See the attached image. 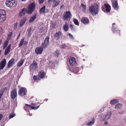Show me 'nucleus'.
Instances as JSON below:
<instances>
[{"mask_svg": "<svg viewBox=\"0 0 126 126\" xmlns=\"http://www.w3.org/2000/svg\"><path fill=\"white\" fill-rule=\"evenodd\" d=\"M64 6L63 5H62L60 7V9H61L63 8H64Z\"/></svg>", "mask_w": 126, "mask_h": 126, "instance_id": "nucleus-54", "label": "nucleus"}, {"mask_svg": "<svg viewBox=\"0 0 126 126\" xmlns=\"http://www.w3.org/2000/svg\"><path fill=\"white\" fill-rule=\"evenodd\" d=\"M69 63L72 66H75L77 64L75 59L74 57H71L69 59Z\"/></svg>", "mask_w": 126, "mask_h": 126, "instance_id": "nucleus-11", "label": "nucleus"}, {"mask_svg": "<svg viewBox=\"0 0 126 126\" xmlns=\"http://www.w3.org/2000/svg\"><path fill=\"white\" fill-rule=\"evenodd\" d=\"M63 36L62 33L60 31L57 32L55 33L54 35V38L56 39L57 40L61 38Z\"/></svg>", "mask_w": 126, "mask_h": 126, "instance_id": "nucleus-8", "label": "nucleus"}, {"mask_svg": "<svg viewBox=\"0 0 126 126\" xmlns=\"http://www.w3.org/2000/svg\"><path fill=\"white\" fill-rule=\"evenodd\" d=\"M6 47V46H4L3 45V49H5V48Z\"/></svg>", "mask_w": 126, "mask_h": 126, "instance_id": "nucleus-56", "label": "nucleus"}, {"mask_svg": "<svg viewBox=\"0 0 126 126\" xmlns=\"http://www.w3.org/2000/svg\"><path fill=\"white\" fill-rule=\"evenodd\" d=\"M122 105L121 103H118L115 106V108L117 109H119L122 107Z\"/></svg>", "mask_w": 126, "mask_h": 126, "instance_id": "nucleus-30", "label": "nucleus"}, {"mask_svg": "<svg viewBox=\"0 0 126 126\" xmlns=\"http://www.w3.org/2000/svg\"><path fill=\"white\" fill-rule=\"evenodd\" d=\"M73 71L75 73L79 71L78 68V67H76L74 69Z\"/></svg>", "mask_w": 126, "mask_h": 126, "instance_id": "nucleus-40", "label": "nucleus"}, {"mask_svg": "<svg viewBox=\"0 0 126 126\" xmlns=\"http://www.w3.org/2000/svg\"><path fill=\"white\" fill-rule=\"evenodd\" d=\"M55 56L58 57V56L59 53H57V52H55Z\"/></svg>", "mask_w": 126, "mask_h": 126, "instance_id": "nucleus-49", "label": "nucleus"}, {"mask_svg": "<svg viewBox=\"0 0 126 126\" xmlns=\"http://www.w3.org/2000/svg\"><path fill=\"white\" fill-rule=\"evenodd\" d=\"M3 117V116L2 114H0V121Z\"/></svg>", "mask_w": 126, "mask_h": 126, "instance_id": "nucleus-47", "label": "nucleus"}, {"mask_svg": "<svg viewBox=\"0 0 126 126\" xmlns=\"http://www.w3.org/2000/svg\"><path fill=\"white\" fill-rule=\"evenodd\" d=\"M115 23H113L112 24V30L113 31V32L114 33L116 31H117L116 30V28L114 27V25H115ZM118 31H120L119 30H118Z\"/></svg>", "mask_w": 126, "mask_h": 126, "instance_id": "nucleus-33", "label": "nucleus"}, {"mask_svg": "<svg viewBox=\"0 0 126 126\" xmlns=\"http://www.w3.org/2000/svg\"><path fill=\"white\" fill-rule=\"evenodd\" d=\"M6 63L5 59H3L0 63V70L3 69Z\"/></svg>", "mask_w": 126, "mask_h": 126, "instance_id": "nucleus-16", "label": "nucleus"}, {"mask_svg": "<svg viewBox=\"0 0 126 126\" xmlns=\"http://www.w3.org/2000/svg\"><path fill=\"white\" fill-rule=\"evenodd\" d=\"M111 112L108 113L106 115L103 116L101 118V120L103 121H106L110 118L111 116Z\"/></svg>", "mask_w": 126, "mask_h": 126, "instance_id": "nucleus-10", "label": "nucleus"}, {"mask_svg": "<svg viewBox=\"0 0 126 126\" xmlns=\"http://www.w3.org/2000/svg\"><path fill=\"white\" fill-rule=\"evenodd\" d=\"M104 107H102V108L100 109V110L98 111V112L100 113H101L104 110Z\"/></svg>", "mask_w": 126, "mask_h": 126, "instance_id": "nucleus-41", "label": "nucleus"}, {"mask_svg": "<svg viewBox=\"0 0 126 126\" xmlns=\"http://www.w3.org/2000/svg\"><path fill=\"white\" fill-rule=\"evenodd\" d=\"M24 110H27V109L28 108L27 106H24Z\"/></svg>", "mask_w": 126, "mask_h": 126, "instance_id": "nucleus-48", "label": "nucleus"}, {"mask_svg": "<svg viewBox=\"0 0 126 126\" xmlns=\"http://www.w3.org/2000/svg\"><path fill=\"white\" fill-rule=\"evenodd\" d=\"M38 75L40 78L41 79L43 78L45 76V73L42 71H41L39 72Z\"/></svg>", "mask_w": 126, "mask_h": 126, "instance_id": "nucleus-24", "label": "nucleus"}, {"mask_svg": "<svg viewBox=\"0 0 126 126\" xmlns=\"http://www.w3.org/2000/svg\"><path fill=\"white\" fill-rule=\"evenodd\" d=\"M5 3L6 6L9 7H14L16 5V3L15 0H7Z\"/></svg>", "mask_w": 126, "mask_h": 126, "instance_id": "nucleus-5", "label": "nucleus"}, {"mask_svg": "<svg viewBox=\"0 0 126 126\" xmlns=\"http://www.w3.org/2000/svg\"><path fill=\"white\" fill-rule=\"evenodd\" d=\"M56 0H48V2L51 4L53 2H54Z\"/></svg>", "mask_w": 126, "mask_h": 126, "instance_id": "nucleus-43", "label": "nucleus"}, {"mask_svg": "<svg viewBox=\"0 0 126 126\" xmlns=\"http://www.w3.org/2000/svg\"><path fill=\"white\" fill-rule=\"evenodd\" d=\"M2 29L0 27V34L2 33Z\"/></svg>", "mask_w": 126, "mask_h": 126, "instance_id": "nucleus-50", "label": "nucleus"}, {"mask_svg": "<svg viewBox=\"0 0 126 126\" xmlns=\"http://www.w3.org/2000/svg\"><path fill=\"white\" fill-rule=\"evenodd\" d=\"M74 21L75 24L76 25H79V22L78 20L76 19H73Z\"/></svg>", "mask_w": 126, "mask_h": 126, "instance_id": "nucleus-35", "label": "nucleus"}, {"mask_svg": "<svg viewBox=\"0 0 126 126\" xmlns=\"http://www.w3.org/2000/svg\"><path fill=\"white\" fill-rule=\"evenodd\" d=\"M46 8V6H44L41 8L40 10V14H44L45 13V10Z\"/></svg>", "mask_w": 126, "mask_h": 126, "instance_id": "nucleus-31", "label": "nucleus"}, {"mask_svg": "<svg viewBox=\"0 0 126 126\" xmlns=\"http://www.w3.org/2000/svg\"><path fill=\"white\" fill-rule=\"evenodd\" d=\"M62 46H63V47H64V46H65V45H63Z\"/></svg>", "mask_w": 126, "mask_h": 126, "instance_id": "nucleus-58", "label": "nucleus"}, {"mask_svg": "<svg viewBox=\"0 0 126 126\" xmlns=\"http://www.w3.org/2000/svg\"><path fill=\"white\" fill-rule=\"evenodd\" d=\"M44 0H39V3L41 4L43 2Z\"/></svg>", "mask_w": 126, "mask_h": 126, "instance_id": "nucleus-44", "label": "nucleus"}, {"mask_svg": "<svg viewBox=\"0 0 126 126\" xmlns=\"http://www.w3.org/2000/svg\"><path fill=\"white\" fill-rule=\"evenodd\" d=\"M26 20V18H23L21 20L20 22L19 26L21 27L25 23Z\"/></svg>", "mask_w": 126, "mask_h": 126, "instance_id": "nucleus-22", "label": "nucleus"}, {"mask_svg": "<svg viewBox=\"0 0 126 126\" xmlns=\"http://www.w3.org/2000/svg\"><path fill=\"white\" fill-rule=\"evenodd\" d=\"M112 5L113 8L116 10H117L119 8L117 0H113L112 2Z\"/></svg>", "mask_w": 126, "mask_h": 126, "instance_id": "nucleus-13", "label": "nucleus"}, {"mask_svg": "<svg viewBox=\"0 0 126 126\" xmlns=\"http://www.w3.org/2000/svg\"><path fill=\"white\" fill-rule=\"evenodd\" d=\"M43 50V48L42 47H36L35 50V52L37 54H42Z\"/></svg>", "mask_w": 126, "mask_h": 126, "instance_id": "nucleus-12", "label": "nucleus"}, {"mask_svg": "<svg viewBox=\"0 0 126 126\" xmlns=\"http://www.w3.org/2000/svg\"><path fill=\"white\" fill-rule=\"evenodd\" d=\"M14 116V115L12 114H10V115L9 118H11L13 117Z\"/></svg>", "mask_w": 126, "mask_h": 126, "instance_id": "nucleus-46", "label": "nucleus"}, {"mask_svg": "<svg viewBox=\"0 0 126 126\" xmlns=\"http://www.w3.org/2000/svg\"><path fill=\"white\" fill-rule=\"evenodd\" d=\"M17 89L16 88L13 89L11 92V97L13 100L15 99L17 97Z\"/></svg>", "mask_w": 126, "mask_h": 126, "instance_id": "nucleus-7", "label": "nucleus"}, {"mask_svg": "<svg viewBox=\"0 0 126 126\" xmlns=\"http://www.w3.org/2000/svg\"><path fill=\"white\" fill-rule=\"evenodd\" d=\"M12 35V33L11 32H9L8 35V37H7V39H8L9 40L10 39Z\"/></svg>", "mask_w": 126, "mask_h": 126, "instance_id": "nucleus-38", "label": "nucleus"}, {"mask_svg": "<svg viewBox=\"0 0 126 126\" xmlns=\"http://www.w3.org/2000/svg\"><path fill=\"white\" fill-rule=\"evenodd\" d=\"M25 105L26 106H27L28 108H29L30 110H36L40 106V105H39L36 107H34L27 104H26Z\"/></svg>", "mask_w": 126, "mask_h": 126, "instance_id": "nucleus-18", "label": "nucleus"}, {"mask_svg": "<svg viewBox=\"0 0 126 126\" xmlns=\"http://www.w3.org/2000/svg\"><path fill=\"white\" fill-rule=\"evenodd\" d=\"M101 9L103 11H106L104 7L102 6L101 7Z\"/></svg>", "mask_w": 126, "mask_h": 126, "instance_id": "nucleus-51", "label": "nucleus"}, {"mask_svg": "<svg viewBox=\"0 0 126 126\" xmlns=\"http://www.w3.org/2000/svg\"><path fill=\"white\" fill-rule=\"evenodd\" d=\"M27 90L24 87L21 88L18 91L19 94L21 96H23L26 94Z\"/></svg>", "mask_w": 126, "mask_h": 126, "instance_id": "nucleus-9", "label": "nucleus"}, {"mask_svg": "<svg viewBox=\"0 0 126 126\" xmlns=\"http://www.w3.org/2000/svg\"><path fill=\"white\" fill-rule=\"evenodd\" d=\"M25 42H24V44H26V43H25Z\"/></svg>", "mask_w": 126, "mask_h": 126, "instance_id": "nucleus-60", "label": "nucleus"}, {"mask_svg": "<svg viewBox=\"0 0 126 126\" xmlns=\"http://www.w3.org/2000/svg\"><path fill=\"white\" fill-rule=\"evenodd\" d=\"M81 21L84 24L86 25L89 24V21L87 18L85 17L81 18Z\"/></svg>", "mask_w": 126, "mask_h": 126, "instance_id": "nucleus-15", "label": "nucleus"}, {"mask_svg": "<svg viewBox=\"0 0 126 126\" xmlns=\"http://www.w3.org/2000/svg\"><path fill=\"white\" fill-rule=\"evenodd\" d=\"M11 46V44H9L6 48L4 52V55H6L8 54L10 51V49Z\"/></svg>", "mask_w": 126, "mask_h": 126, "instance_id": "nucleus-17", "label": "nucleus"}, {"mask_svg": "<svg viewBox=\"0 0 126 126\" xmlns=\"http://www.w3.org/2000/svg\"><path fill=\"white\" fill-rule=\"evenodd\" d=\"M2 42V40L1 39H0V45L1 43Z\"/></svg>", "mask_w": 126, "mask_h": 126, "instance_id": "nucleus-57", "label": "nucleus"}, {"mask_svg": "<svg viewBox=\"0 0 126 126\" xmlns=\"http://www.w3.org/2000/svg\"><path fill=\"white\" fill-rule=\"evenodd\" d=\"M35 8V4L34 3H32L31 4L29 5L27 9L25 8H23L20 12L19 14V17H21L23 16L25 14L26 12L28 14H31L34 11Z\"/></svg>", "mask_w": 126, "mask_h": 126, "instance_id": "nucleus-1", "label": "nucleus"}, {"mask_svg": "<svg viewBox=\"0 0 126 126\" xmlns=\"http://www.w3.org/2000/svg\"><path fill=\"white\" fill-rule=\"evenodd\" d=\"M81 8L84 9H86V6L84 4H82L81 5Z\"/></svg>", "mask_w": 126, "mask_h": 126, "instance_id": "nucleus-39", "label": "nucleus"}, {"mask_svg": "<svg viewBox=\"0 0 126 126\" xmlns=\"http://www.w3.org/2000/svg\"><path fill=\"white\" fill-rule=\"evenodd\" d=\"M30 115V116H31L32 115V114H30V115Z\"/></svg>", "mask_w": 126, "mask_h": 126, "instance_id": "nucleus-59", "label": "nucleus"}, {"mask_svg": "<svg viewBox=\"0 0 126 126\" xmlns=\"http://www.w3.org/2000/svg\"><path fill=\"white\" fill-rule=\"evenodd\" d=\"M20 36V33H19V35H18V37H17V38L16 39L17 40L19 38V37Z\"/></svg>", "mask_w": 126, "mask_h": 126, "instance_id": "nucleus-55", "label": "nucleus"}, {"mask_svg": "<svg viewBox=\"0 0 126 126\" xmlns=\"http://www.w3.org/2000/svg\"><path fill=\"white\" fill-rule=\"evenodd\" d=\"M17 27V24L16 23L14 25V28H16Z\"/></svg>", "mask_w": 126, "mask_h": 126, "instance_id": "nucleus-53", "label": "nucleus"}, {"mask_svg": "<svg viewBox=\"0 0 126 126\" xmlns=\"http://www.w3.org/2000/svg\"><path fill=\"white\" fill-rule=\"evenodd\" d=\"M49 39V37L47 36L45 39L44 41V42L42 43L41 44L42 47L44 48H46L49 45L48 40Z\"/></svg>", "mask_w": 126, "mask_h": 126, "instance_id": "nucleus-6", "label": "nucleus"}, {"mask_svg": "<svg viewBox=\"0 0 126 126\" xmlns=\"http://www.w3.org/2000/svg\"><path fill=\"white\" fill-rule=\"evenodd\" d=\"M38 68L37 63L34 60L32 63L30 65V71H35Z\"/></svg>", "mask_w": 126, "mask_h": 126, "instance_id": "nucleus-4", "label": "nucleus"}, {"mask_svg": "<svg viewBox=\"0 0 126 126\" xmlns=\"http://www.w3.org/2000/svg\"><path fill=\"white\" fill-rule=\"evenodd\" d=\"M68 35L70 36V38L73 39H74L73 36L70 33H69L68 34Z\"/></svg>", "mask_w": 126, "mask_h": 126, "instance_id": "nucleus-45", "label": "nucleus"}, {"mask_svg": "<svg viewBox=\"0 0 126 126\" xmlns=\"http://www.w3.org/2000/svg\"><path fill=\"white\" fill-rule=\"evenodd\" d=\"M104 5L106 11L108 12H109L111 10V7L108 4H105Z\"/></svg>", "mask_w": 126, "mask_h": 126, "instance_id": "nucleus-19", "label": "nucleus"}, {"mask_svg": "<svg viewBox=\"0 0 126 126\" xmlns=\"http://www.w3.org/2000/svg\"><path fill=\"white\" fill-rule=\"evenodd\" d=\"M24 61L23 59H21L18 62L17 66L18 67H20L23 64Z\"/></svg>", "mask_w": 126, "mask_h": 126, "instance_id": "nucleus-25", "label": "nucleus"}, {"mask_svg": "<svg viewBox=\"0 0 126 126\" xmlns=\"http://www.w3.org/2000/svg\"><path fill=\"white\" fill-rule=\"evenodd\" d=\"M33 31V29L32 28H30L29 30L28 35L29 36H31L32 33Z\"/></svg>", "mask_w": 126, "mask_h": 126, "instance_id": "nucleus-34", "label": "nucleus"}, {"mask_svg": "<svg viewBox=\"0 0 126 126\" xmlns=\"http://www.w3.org/2000/svg\"><path fill=\"white\" fill-rule=\"evenodd\" d=\"M95 122V120L94 118H93L92 119V121L89 122L88 123H87L86 124L87 126H91L94 124Z\"/></svg>", "mask_w": 126, "mask_h": 126, "instance_id": "nucleus-28", "label": "nucleus"}, {"mask_svg": "<svg viewBox=\"0 0 126 126\" xmlns=\"http://www.w3.org/2000/svg\"><path fill=\"white\" fill-rule=\"evenodd\" d=\"M33 79L35 80L38 79H39L38 77L36 76H34L33 77Z\"/></svg>", "mask_w": 126, "mask_h": 126, "instance_id": "nucleus-42", "label": "nucleus"}, {"mask_svg": "<svg viewBox=\"0 0 126 126\" xmlns=\"http://www.w3.org/2000/svg\"><path fill=\"white\" fill-rule=\"evenodd\" d=\"M89 10L92 15L97 14L99 10L97 4H94L91 5L89 7Z\"/></svg>", "mask_w": 126, "mask_h": 126, "instance_id": "nucleus-2", "label": "nucleus"}, {"mask_svg": "<svg viewBox=\"0 0 126 126\" xmlns=\"http://www.w3.org/2000/svg\"><path fill=\"white\" fill-rule=\"evenodd\" d=\"M119 102L118 100L117 99H114L111 100L110 101V104L112 105H114Z\"/></svg>", "mask_w": 126, "mask_h": 126, "instance_id": "nucleus-21", "label": "nucleus"}, {"mask_svg": "<svg viewBox=\"0 0 126 126\" xmlns=\"http://www.w3.org/2000/svg\"><path fill=\"white\" fill-rule=\"evenodd\" d=\"M25 38H22L18 46L19 47H20L24 43V42Z\"/></svg>", "mask_w": 126, "mask_h": 126, "instance_id": "nucleus-32", "label": "nucleus"}, {"mask_svg": "<svg viewBox=\"0 0 126 126\" xmlns=\"http://www.w3.org/2000/svg\"><path fill=\"white\" fill-rule=\"evenodd\" d=\"M74 25L70 24V27L71 29V30L72 31H74L75 30V29L74 27Z\"/></svg>", "mask_w": 126, "mask_h": 126, "instance_id": "nucleus-37", "label": "nucleus"}, {"mask_svg": "<svg viewBox=\"0 0 126 126\" xmlns=\"http://www.w3.org/2000/svg\"><path fill=\"white\" fill-rule=\"evenodd\" d=\"M53 2V7H54L57 6L60 3V2L59 1H55Z\"/></svg>", "mask_w": 126, "mask_h": 126, "instance_id": "nucleus-29", "label": "nucleus"}, {"mask_svg": "<svg viewBox=\"0 0 126 126\" xmlns=\"http://www.w3.org/2000/svg\"><path fill=\"white\" fill-rule=\"evenodd\" d=\"M36 16L37 14H35L33 16H31L29 20V22H32L34 21L36 18Z\"/></svg>", "mask_w": 126, "mask_h": 126, "instance_id": "nucleus-20", "label": "nucleus"}, {"mask_svg": "<svg viewBox=\"0 0 126 126\" xmlns=\"http://www.w3.org/2000/svg\"><path fill=\"white\" fill-rule=\"evenodd\" d=\"M6 17L5 16H0V22H3L6 19Z\"/></svg>", "mask_w": 126, "mask_h": 126, "instance_id": "nucleus-27", "label": "nucleus"}, {"mask_svg": "<svg viewBox=\"0 0 126 126\" xmlns=\"http://www.w3.org/2000/svg\"><path fill=\"white\" fill-rule=\"evenodd\" d=\"M108 123L107 121H105L104 122V124L105 125H107V124H108Z\"/></svg>", "mask_w": 126, "mask_h": 126, "instance_id": "nucleus-52", "label": "nucleus"}, {"mask_svg": "<svg viewBox=\"0 0 126 126\" xmlns=\"http://www.w3.org/2000/svg\"><path fill=\"white\" fill-rule=\"evenodd\" d=\"M15 59H12L8 62L7 64V67L9 68L12 66L15 63Z\"/></svg>", "mask_w": 126, "mask_h": 126, "instance_id": "nucleus-14", "label": "nucleus"}, {"mask_svg": "<svg viewBox=\"0 0 126 126\" xmlns=\"http://www.w3.org/2000/svg\"><path fill=\"white\" fill-rule=\"evenodd\" d=\"M63 29L65 32L67 31L68 30V25L66 22H65V24L63 27Z\"/></svg>", "mask_w": 126, "mask_h": 126, "instance_id": "nucleus-23", "label": "nucleus"}, {"mask_svg": "<svg viewBox=\"0 0 126 126\" xmlns=\"http://www.w3.org/2000/svg\"><path fill=\"white\" fill-rule=\"evenodd\" d=\"M9 41V40L8 39H7L4 42L3 45L6 47Z\"/></svg>", "mask_w": 126, "mask_h": 126, "instance_id": "nucleus-36", "label": "nucleus"}, {"mask_svg": "<svg viewBox=\"0 0 126 126\" xmlns=\"http://www.w3.org/2000/svg\"><path fill=\"white\" fill-rule=\"evenodd\" d=\"M0 16H5L6 17V12L4 10H0Z\"/></svg>", "mask_w": 126, "mask_h": 126, "instance_id": "nucleus-26", "label": "nucleus"}, {"mask_svg": "<svg viewBox=\"0 0 126 126\" xmlns=\"http://www.w3.org/2000/svg\"><path fill=\"white\" fill-rule=\"evenodd\" d=\"M72 16V15L69 11L66 12L63 14V17L64 20L65 21L69 20Z\"/></svg>", "mask_w": 126, "mask_h": 126, "instance_id": "nucleus-3", "label": "nucleus"}]
</instances>
